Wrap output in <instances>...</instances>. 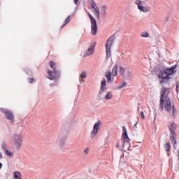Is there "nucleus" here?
Returning <instances> with one entry per match:
<instances>
[{
	"instance_id": "39448f33",
	"label": "nucleus",
	"mask_w": 179,
	"mask_h": 179,
	"mask_svg": "<svg viewBox=\"0 0 179 179\" xmlns=\"http://www.w3.org/2000/svg\"><path fill=\"white\" fill-rule=\"evenodd\" d=\"M122 148L127 149V150H129V147L131 146V139L128 136V132L127 131V129L125 128V126L122 127Z\"/></svg>"
},
{
	"instance_id": "4468645a",
	"label": "nucleus",
	"mask_w": 179,
	"mask_h": 179,
	"mask_svg": "<svg viewBox=\"0 0 179 179\" xmlns=\"http://www.w3.org/2000/svg\"><path fill=\"white\" fill-rule=\"evenodd\" d=\"M138 10H140V12H143V13H148V12L150 10L151 8L149 6H143L141 3L139 6H138Z\"/></svg>"
},
{
	"instance_id": "c756f323",
	"label": "nucleus",
	"mask_w": 179,
	"mask_h": 179,
	"mask_svg": "<svg viewBox=\"0 0 179 179\" xmlns=\"http://www.w3.org/2000/svg\"><path fill=\"white\" fill-rule=\"evenodd\" d=\"M134 3H135L136 6H138L141 5L142 1H141V0H135Z\"/></svg>"
},
{
	"instance_id": "412c9836",
	"label": "nucleus",
	"mask_w": 179,
	"mask_h": 179,
	"mask_svg": "<svg viewBox=\"0 0 179 179\" xmlns=\"http://www.w3.org/2000/svg\"><path fill=\"white\" fill-rule=\"evenodd\" d=\"M101 13H103V16H105L106 13H107V6H103L101 8Z\"/></svg>"
},
{
	"instance_id": "c9c22d12",
	"label": "nucleus",
	"mask_w": 179,
	"mask_h": 179,
	"mask_svg": "<svg viewBox=\"0 0 179 179\" xmlns=\"http://www.w3.org/2000/svg\"><path fill=\"white\" fill-rule=\"evenodd\" d=\"M84 153H85L86 155H87V153H89V148H85L84 150Z\"/></svg>"
},
{
	"instance_id": "a19ab883",
	"label": "nucleus",
	"mask_w": 179,
	"mask_h": 179,
	"mask_svg": "<svg viewBox=\"0 0 179 179\" xmlns=\"http://www.w3.org/2000/svg\"><path fill=\"white\" fill-rule=\"evenodd\" d=\"M167 155H168V156H170V154H169V153H168V154H167Z\"/></svg>"
},
{
	"instance_id": "6ab92c4d",
	"label": "nucleus",
	"mask_w": 179,
	"mask_h": 179,
	"mask_svg": "<svg viewBox=\"0 0 179 179\" xmlns=\"http://www.w3.org/2000/svg\"><path fill=\"white\" fill-rule=\"evenodd\" d=\"M71 22V15H69L64 21V24L62 25V27H65Z\"/></svg>"
},
{
	"instance_id": "aec40b11",
	"label": "nucleus",
	"mask_w": 179,
	"mask_h": 179,
	"mask_svg": "<svg viewBox=\"0 0 179 179\" xmlns=\"http://www.w3.org/2000/svg\"><path fill=\"white\" fill-rule=\"evenodd\" d=\"M164 148L166 152H170V150H171V145H170V142L166 143L164 145Z\"/></svg>"
},
{
	"instance_id": "f03ea898",
	"label": "nucleus",
	"mask_w": 179,
	"mask_h": 179,
	"mask_svg": "<svg viewBox=\"0 0 179 179\" xmlns=\"http://www.w3.org/2000/svg\"><path fill=\"white\" fill-rule=\"evenodd\" d=\"M49 64L50 68L53 69V71H48V75H49L48 78L50 80H55V83H57V82H58V79H59V75H61V71L57 69V67H55V63H54V62L50 61Z\"/></svg>"
},
{
	"instance_id": "393cba45",
	"label": "nucleus",
	"mask_w": 179,
	"mask_h": 179,
	"mask_svg": "<svg viewBox=\"0 0 179 179\" xmlns=\"http://www.w3.org/2000/svg\"><path fill=\"white\" fill-rule=\"evenodd\" d=\"M113 97V94L111 92H108L105 96V100H110Z\"/></svg>"
},
{
	"instance_id": "37998d69",
	"label": "nucleus",
	"mask_w": 179,
	"mask_h": 179,
	"mask_svg": "<svg viewBox=\"0 0 179 179\" xmlns=\"http://www.w3.org/2000/svg\"><path fill=\"white\" fill-rule=\"evenodd\" d=\"M138 110H139V107L138 108Z\"/></svg>"
},
{
	"instance_id": "cd10ccee",
	"label": "nucleus",
	"mask_w": 179,
	"mask_h": 179,
	"mask_svg": "<svg viewBox=\"0 0 179 179\" xmlns=\"http://www.w3.org/2000/svg\"><path fill=\"white\" fill-rule=\"evenodd\" d=\"M126 77L129 78V77L131 76V71H129V69H126Z\"/></svg>"
},
{
	"instance_id": "20e7f679",
	"label": "nucleus",
	"mask_w": 179,
	"mask_h": 179,
	"mask_svg": "<svg viewBox=\"0 0 179 179\" xmlns=\"http://www.w3.org/2000/svg\"><path fill=\"white\" fill-rule=\"evenodd\" d=\"M23 143V138L21 134H15L13 136V148L15 150H20L22 149V144Z\"/></svg>"
},
{
	"instance_id": "9d476101",
	"label": "nucleus",
	"mask_w": 179,
	"mask_h": 179,
	"mask_svg": "<svg viewBox=\"0 0 179 179\" xmlns=\"http://www.w3.org/2000/svg\"><path fill=\"white\" fill-rule=\"evenodd\" d=\"M67 137L66 135H65L64 133H59L57 136V143L59 144V145L61 148H64L65 146V142L66 141Z\"/></svg>"
},
{
	"instance_id": "dca6fc26",
	"label": "nucleus",
	"mask_w": 179,
	"mask_h": 179,
	"mask_svg": "<svg viewBox=\"0 0 179 179\" xmlns=\"http://www.w3.org/2000/svg\"><path fill=\"white\" fill-rule=\"evenodd\" d=\"M119 72L121 76H125V73L127 72V69L122 67V66H119Z\"/></svg>"
},
{
	"instance_id": "c85d7f7f",
	"label": "nucleus",
	"mask_w": 179,
	"mask_h": 179,
	"mask_svg": "<svg viewBox=\"0 0 179 179\" xmlns=\"http://www.w3.org/2000/svg\"><path fill=\"white\" fill-rule=\"evenodd\" d=\"M125 86H127V82H124L123 83H122L121 85L117 87V89H119V90L124 89V87H125Z\"/></svg>"
},
{
	"instance_id": "ddd939ff",
	"label": "nucleus",
	"mask_w": 179,
	"mask_h": 179,
	"mask_svg": "<svg viewBox=\"0 0 179 179\" xmlns=\"http://www.w3.org/2000/svg\"><path fill=\"white\" fill-rule=\"evenodd\" d=\"M94 47H95L94 45L91 44L89 48L84 52L83 57H89V55H92V54L94 52Z\"/></svg>"
},
{
	"instance_id": "e433bc0d",
	"label": "nucleus",
	"mask_w": 179,
	"mask_h": 179,
	"mask_svg": "<svg viewBox=\"0 0 179 179\" xmlns=\"http://www.w3.org/2000/svg\"><path fill=\"white\" fill-rule=\"evenodd\" d=\"M3 157L2 156V152H0V160L2 159Z\"/></svg>"
},
{
	"instance_id": "f8f14e48",
	"label": "nucleus",
	"mask_w": 179,
	"mask_h": 179,
	"mask_svg": "<svg viewBox=\"0 0 179 179\" xmlns=\"http://www.w3.org/2000/svg\"><path fill=\"white\" fill-rule=\"evenodd\" d=\"M106 90H107V81H106V78H103L101 82V87L99 94H103Z\"/></svg>"
},
{
	"instance_id": "72a5a7b5",
	"label": "nucleus",
	"mask_w": 179,
	"mask_h": 179,
	"mask_svg": "<svg viewBox=\"0 0 179 179\" xmlns=\"http://www.w3.org/2000/svg\"><path fill=\"white\" fill-rule=\"evenodd\" d=\"M73 1H74L75 5H76L77 6H79V0H73Z\"/></svg>"
},
{
	"instance_id": "473e14b6",
	"label": "nucleus",
	"mask_w": 179,
	"mask_h": 179,
	"mask_svg": "<svg viewBox=\"0 0 179 179\" xmlns=\"http://www.w3.org/2000/svg\"><path fill=\"white\" fill-rule=\"evenodd\" d=\"M141 116L143 120H145V113H143V111L141 112Z\"/></svg>"
},
{
	"instance_id": "423d86ee",
	"label": "nucleus",
	"mask_w": 179,
	"mask_h": 179,
	"mask_svg": "<svg viewBox=\"0 0 179 179\" xmlns=\"http://www.w3.org/2000/svg\"><path fill=\"white\" fill-rule=\"evenodd\" d=\"M115 41V34L112 35L108 38L106 43V59H108L111 57V47Z\"/></svg>"
},
{
	"instance_id": "2f4dec72",
	"label": "nucleus",
	"mask_w": 179,
	"mask_h": 179,
	"mask_svg": "<svg viewBox=\"0 0 179 179\" xmlns=\"http://www.w3.org/2000/svg\"><path fill=\"white\" fill-rule=\"evenodd\" d=\"M116 148H117V149H119V150H121V151L124 150V149H123L122 148L120 147V144H119V143H117V144L116 145Z\"/></svg>"
},
{
	"instance_id": "0eeeda50",
	"label": "nucleus",
	"mask_w": 179,
	"mask_h": 179,
	"mask_svg": "<svg viewBox=\"0 0 179 179\" xmlns=\"http://www.w3.org/2000/svg\"><path fill=\"white\" fill-rule=\"evenodd\" d=\"M0 110L1 111V113H3V114L5 115V117L6 118V120L10 121L11 124H13V122H15V115H13V112H12V110L6 108H0Z\"/></svg>"
},
{
	"instance_id": "bb28decb",
	"label": "nucleus",
	"mask_w": 179,
	"mask_h": 179,
	"mask_svg": "<svg viewBox=\"0 0 179 179\" xmlns=\"http://www.w3.org/2000/svg\"><path fill=\"white\" fill-rule=\"evenodd\" d=\"M141 37L148 38L149 37V33L148 31H143L141 33Z\"/></svg>"
},
{
	"instance_id": "b1692460",
	"label": "nucleus",
	"mask_w": 179,
	"mask_h": 179,
	"mask_svg": "<svg viewBox=\"0 0 179 179\" xmlns=\"http://www.w3.org/2000/svg\"><path fill=\"white\" fill-rule=\"evenodd\" d=\"M171 108H172L173 117H175L177 113V109H176V106L174 105L171 106Z\"/></svg>"
},
{
	"instance_id": "a211bd4d",
	"label": "nucleus",
	"mask_w": 179,
	"mask_h": 179,
	"mask_svg": "<svg viewBox=\"0 0 179 179\" xmlns=\"http://www.w3.org/2000/svg\"><path fill=\"white\" fill-rule=\"evenodd\" d=\"M117 66H118V65H115L113 68V69H112V75H113V76H117V75H118V71H117Z\"/></svg>"
},
{
	"instance_id": "9b49d317",
	"label": "nucleus",
	"mask_w": 179,
	"mask_h": 179,
	"mask_svg": "<svg viewBox=\"0 0 179 179\" xmlns=\"http://www.w3.org/2000/svg\"><path fill=\"white\" fill-rule=\"evenodd\" d=\"M100 125H101V122L98 120L94 123L93 126V130L91 131L90 136L91 138H96V135L99 134V129H100Z\"/></svg>"
},
{
	"instance_id": "7c9ffc66",
	"label": "nucleus",
	"mask_w": 179,
	"mask_h": 179,
	"mask_svg": "<svg viewBox=\"0 0 179 179\" xmlns=\"http://www.w3.org/2000/svg\"><path fill=\"white\" fill-rule=\"evenodd\" d=\"M178 87H179V82L177 81L176 82V93H178Z\"/></svg>"
},
{
	"instance_id": "6e6552de",
	"label": "nucleus",
	"mask_w": 179,
	"mask_h": 179,
	"mask_svg": "<svg viewBox=\"0 0 179 179\" xmlns=\"http://www.w3.org/2000/svg\"><path fill=\"white\" fill-rule=\"evenodd\" d=\"M88 16L91 22V34L92 36H96L97 34V21L92 16V14L89 13Z\"/></svg>"
},
{
	"instance_id": "f3484780",
	"label": "nucleus",
	"mask_w": 179,
	"mask_h": 179,
	"mask_svg": "<svg viewBox=\"0 0 179 179\" xmlns=\"http://www.w3.org/2000/svg\"><path fill=\"white\" fill-rule=\"evenodd\" d=\"M13 179H22V173L19 171H15L13 173Z\"/></svg>"
},
{
	"instance_id": "ea45409f",
	"label": "nucleus",
	"mask_w": 179,
	"mask_h": 179,
	"mask_svg": "<svg viewBox=\"0 0 179 179\" xmlns=\"http://www.w3.org/2000/svg\"><path fill=\"white\" fill-rule=\"evenodd\" d=\"M177 153L178 155H179V149L177 150Z\"/></svg>"
},
{
	"instance_id": "4be33fe9",
	"label": "nucleus",
	"mask_w": 179,
	"mask_h": 179,
	"mask_svg": "<svg viewBox=\"0 0 179 179\" xmlns=\"http://www.w3.org/2000/svg\"><path fill=\"white\" fill-rule=\"evenodd\" d=\"M87 76V72L86 71H83L80 75V78L81 79H86V77Z\"/></svg>"
},
{
	"instance_id": "5701e85b",
	"label": "nucleus",
	"mask_w": 179,
	"mask_h": 179,
	"mask_svg": "<svg viewBox=\"0 0 179 179\" xmlns=\"http://www.w3.org/2000/svg\"><path fill=\"white\" fill-rule=\"evenodd\" d=\"M4 153L8 156V157H12L13 156V152H12L10 150H5Z\"/></svg>"
},
{
	"instance_id": "1a4fd4ad",
	"label": "nucleus",
	"mask_w": 179,
	"mask_h": 179,
	"mask_svg": "<svg viewBox=\"0 0 179 179\" xmlns=\"http://www.w3.org/2000/svg\"><path fill=\"white\" fill-rule=\"evenodd\" d=\"M89 2L91 5V8L94 15L97 17V19H100V9H99V6L96 4V1L94 0H89Z\"/></svg>"
},
{
	"instance_id": "a878e982",
	"label": "nucleus",
	"mask_w": 179,
	"mask_h": 179,
	"mask_svg": "<svg viewBox=\"0 0 179 179\" xmlns=\"http://www.w3.org/2000/svg\"><path fill=\"white\" fill-rule=\"evenodd\" d=\"M6 148H8V145L6 144V143L5 141H3V143H1V148L4 150H7L8 149H6Z\"/></svg>"
},
{
	"instance_id": "58836bf2",
	"label": "nucleus",
	"mask_w": 179,
	"mask_h": 179,
	"mask_svg": "<svg viewBox=\"0 0 179 179\" xmlns=\"http://www.w3.org/2000/svg\"><path fill=\"white\" fill-rule=\"evenodd\" d=\"M2 166H3L2 162H0V170L2 169Z\"/></svg>"
},
{
	"instance_id": "79ce46f5",
	"label": "nucleus",
	"mask_w": 179,
	"mask_h": 179,
	"mask_svg": "<svg viewBox=\"0 0 179 179\" xmlns=\"http://www.w3.org/2000/svg\"><path fill=\"white\" fill-rule=\"evenodd\" d=\"M178 160H179V155H178Z\"/></svg>"
},
{
	"instance_id": "4c0bfd02",
	"label": "nucleus",
	"mask_w": 179,
	"mask_h": 179,
	"mask_svg": "<svg viewBox=\"0 0 179 179\" xmlns=\"http://www.w3.org/2000/svg\"><path fill=\"white\" fill-rule=\"evenodd\" d=\"M137 124H138V122H136L134 124V125L133 126V127L135 128Z\"/></svg>"
},
{
	"instance_id": "f257e3e1",
	"label": "nucleus",
	"mask_w": 179,
	"mask_h": 179,
	"mask_svg": "<svg viewBox=\"0 0 179 179\" xmlns=\"http://www.w3.org/2000/svg\"><path fill=\"white\" fill-rule=\"evenodd\" d=\"M177 69V64L173 66L164 69L159 71V83L162 85V88L161 89V97H160V106L162 110H165L170 113L171 111V101L170 100V97H169V94L170 93V88H167L164 87V85H170V75H173L174 72H176V69Z\"/></svg>"
},
{
	"instance_id": "7ed1b4c3",
	"label": "nucleus",
	"mask_w": 179,
	"mask_h": 179,
	"mask_svg": "<svg viewBox=\"0 0 179 179\" xmlns=\"http://www.w3.org/2000/svg\"><path fill=\"white\" fill-rule=\"evenodd\" d=\"M169 129L171 132L170 141L173 146V148L177 149V133H176V129H177V125L174 122H171L169 124Z\"/></svg>"
},
{
	"instance_id": "f704fd0d",
	"label": "nucleus",
	"mask_w": 179,
	"mask_h": 179,
	"mask_svg": "<svg viewBox=\"0 0 179 179\" xmlns=\"http://www.w3.org/2000/svg\"><path fill=\"white\" fill-rule=\"evenodd\" d=\"M33 82H34V78H29V83H33Z\"/></svg>"
},
{
	"instance_id": "c03bdc74",
	"label": "nucleus",
	"mask_w": 179,
	"mask_h": 179,
	"mask_svg": "<svg viewBox=\"0 0 179 179\" xmlns=\"http://www.w3.org/2000/svg\"><path fill=\"white\" fill-rule=\"evenodd\" d=\"M145 1H148V0H145Z\"/></svg>"
},
{
	"instance_id": "2eb2a0df",
	"label": "nucleus",
	"mask_w": 179,
	"mask_h": 179,
	"mask_svg": "<svg viewBox=\"0 0 179 179\" xmlns=\"http://www.w3.org/2000/svg\"><path fill=\"white\" fill-rule=\"evenodd\" d=\"M105 76L107 79L108 83H113V79H111V71H107L105 73Z\"/></svg>"
}]
</instances>
